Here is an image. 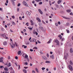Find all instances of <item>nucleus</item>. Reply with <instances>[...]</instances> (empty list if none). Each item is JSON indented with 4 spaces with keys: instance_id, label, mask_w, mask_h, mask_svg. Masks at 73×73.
I'll list each match as a JSON object with an SVG mask.
<instances>
[{
    "instance_id": "22",
    "label": "nucleus",
    "mask_w": 73,
    "mask_h": 73,
    "mask_svg": "<svg viewBox=\"0 0 73 73\" xmlns=\"http://www.w3.org/2000/svg\"><path fill=\"white\" fill-rule=\"evenodd\" d=\"M4 69L5 71H8V69L7 68H5Z\"/></svg>"
},
{
    "instance_id": "25",
    "label": "nucleus",
    "mask_w": 73,
    "mask_h": 73,
    "mask_svg": "<svg viewBox=\"0 0 73 73\" xmlns=\"http://www.w3.org/2000/svg\"><path fill=\"white\" fill-rule=\"evenodd\" d=\"M70 52L71 53H72V52H73V49H72V48H71L70 49Z\"/></svg>"
},
{
    "instance_id": "16",
    "label": "nucleus",
    "mask_w": 73,
    "mask_h": 73,
    "mask_svg": "<svg viewBox=\"0 0 73 73\" xmlns=\"http://www.w3.org/2000/svg\"><path fill=\"white\" fill-rule=\"evenodd\" d=\"M67 12H68V13H70V12H71V10H70L68 9L66 10Z\"/></svg>"
},
{
    "instance_id": "64",
    "label": "nucleus",
    "mask_w": 73,
    "mask_h": 73,
    "mask_svg": "<svg viewBox=\"0 0 73 73\" xmlns=\"http://www.w3.org/2000/svg\"><path fill=\"white\" fill-rule=\"evenodd\" d=\"M55 25L57 27V26H58V24H57V23H55Z\"/></svg>"
},
{
    "instance_id": "32",
    "label": "nucleus",
    "mask_w": 73,
    "mask_h": 73,
    "mask_svg": "<svg viewBox=\"0 0 73 73\" xmlns=\"http://www.w3.org/2000/svg\"><path fill=\"white\" fill-rule=\"evenodd\" d=\"M56 7L57 8H59V6L58 5H56Z\"/></svg>"
},
{
    "instance_id": "33",
    "label": "nucleus",
    "mask_w": 73,
    "mask_h": 73,
    "mask_svg": "<svg viewBox=\"0 0 73 73\" xmlns=\"http://www.w3.org/2000/svg\"><path fill=\"white\" fill-rule=\"evenodd\" d=\"M12 23L13 24V25H16V24L14 22H12Z\"/></svg>"
},
{
    "instance_id": "36",
    "label": "nucleus",
    "mask_w": 73,
    "mask_h": 73,
    "mask_svg": "<svg viewBox=\"0 0 73 73\" xmlns=\"http://www.w3.org/2000/svg\"><path fill=\"white\" fill-rule=\"evenodd\" d=\"M21 51H18V54H20V53H21Z\"/></svg>"
},
{
    "instance_id": "12",
    "label": "nucleus",
    "mask_w": 73,
    "mask_h": 73,
    "mask_svg": "<svg viewBox=\"0 0 73 73\" xmlns=\"http://www.w3.org/2000/svg\"><path fill=\"white\" fill-rule=\"evenodd\" d=\"M30 22L31 23V25H34V23H33V21L32 20L30 21Z\"/></svg>"
},
{
    "instance_id": "28",
    "label": "nucleus",
    "mask_w": 73,
    "mask_h": 73,
    "mask_svg": "<svg viewBox=\"0 0 73 73\" xmlns=\"http://www.w3.org/2000/svg\"><path fill=\"white\" fill-rule=\"evenodd\" d=\"M35 70H36V71L37 72H38V69H37V68H35Z\"/></svg>"
},
{
    "instance_id": "53",
    "label": "nucleus",
    "mask_w": 73,
    "mask_h": 73,
    "mask_svg": "<svg viewBox=\"0 0 73 73\" xmlns=\"http://www.w3.org/2000/svg\"><path fill=\"white\" fill-rule=\"evenodd\" d=\"M8 60H9V59H10V58H11V57H10V56H8Z\"/></svg>"
},
{
    "instance_id": "44",
    "label": "nucleus",
    "mask_w": 73,
    "mask_h": 73,
    "mask_svg": "<svg viewBox=\"0 0 73 73\" xmlns=\"http://www.w3.org/2000/svg\"><path fill=\"white\" fill-rule=\"evenodd\" d=\"M28 29H30V30H31V31H32V28H30V27H28Z\"/></svg>"
},
{
    "instance_id": "23",
    "label": "nucleus",
    "mask_w": 73,
    "mask_h": 73,
    "mask_svg": "<svg viewBox=\"0 0 73 73\" xmlns=\"http://www.w3.org/2000/svg\"><path fill=\"white\" fill-rule=\"evenodd\" d=\"M23 72L25 73H27V70L25 69L23 70Z\"/></svg>"
},
{
    "instance_id": "47",
    "label": "nucleus",
    "mask_w": 73,
    "mask_h": 73,
    "mask_svg": "<svg viewBox=\"0 0 73 73\" xmlns=\"http://www.w3.org/2000/svg\"><path fill=\"white\" fill-rule=\"evenodd\" d=\"M21 5V4H20V3H19L17 5V6H18V7H19V6H20Z\"/></svg>"
},
{
    "instance_id": "52",
    "label": "nucleus",
    "mask_w": 73,
    "mask_h": 73,
    "mask_svg": "<svg viewBox=\"0 0 73 73\" xmlns=\"http://www.w3.org/2000/svg\"><path fill=\"white\" fill-rule=\"evenodd\" d=\"M33 34H35V33H36V31H35V30H34L33 31Z\"/></svg>"
},
{
    "instance_id": "15",
    "label": "nucleus",
    "mask_w": 73,
    "mask_h": 73,
    "mask_svg": "<svg viewBox=\"0 0 73 73\" xmlns=\"http://www.w3.org/2000/svg\"><path fill=\"white\" fill-rule=\"evenodd\" d=\"M22 47H24V48H25V49H26V48H27V46H25V45H23Z\"/></svg>"
},
{
    "instance_id": "26",
    "label": "nucleus",
    "mask_w": 73,
    "mask_h": 73,
    "mask_svg": "<svg viewBox=\"0 0 73 73\" xmlns=\"http://www.w3.org/2000/svg\"><path fill=\"white\" fill-rule=\"evenodd\" d=\"M69 63L70 64H71V65H73V63H72V61L71 60L70 61Z\"/></svg>"
},
{
    "instance_id": "39",
    "label": "nucleus",
    "mask_w": 73,
    "mask_h": 73,
    "mask_svg": "<svg viewBox=\"0 0 73 73\" xmlns=\"http://www.w3.org/2000/svg\"><path fill=\"white\" fill-rule=\"evenodd\" d=\"M45 68L43 67L42 68V70H45Z\"/></svg>"
},
{
    "instance_id": "40",
    "label": "nucleus",
    "mask_w": 73,
    "mask_h": 73,
    "mask_svg": "<svg viewBox=\"0 0 73 73\" xmlns=\"http://www.w3.org/2000/svg\"><path fill=\"white\" fill-rule=\"evenodd\" d=\"M33 49H37V47H34L33 48Z\"/></svg>"
},
{
    "instance_id": "51",
    "label": "nucleus",
    "mask_w": 73,
    "mask_h": 73,
    "mask_svg": "<svg viewBox=\"0 0 73 73\" xmlns=\"http://www.w3.org/2000/svg\"><path fill=\"white\" fill-rule=\"evenodd\" d=\"M39 25L40 26L42 25V23H39Z\"/></svg>"
},
{
    "instance_id": "38",
    "label": "nucleus",
    "mask_w": 73,
    "mask_h": 73,
    "mask_svg": "<svg viewBox=\"0 0 73 73\" xmlns=\"http://www.w3.org/2000/svg\"><path fill=\"white\" fill-rule=\"evenodd\" d=\"M26 54H23V55H22V56L23 57H24V56H25V55Z\"/></svg>"
},
{
    "instance_id": "30",
    "label": "nucleus",
    "mask_w": 73,
    "mask_h": 73,
    "mask_svg": "<svg viewBox=\"0 0 73 73\" xmlns=\"http://www.w3.org/2000/svg\"><path fill=\"white\" fill-rule=\"evenodd\" d=\"M26 45H29V42H26Z\"/></svg>"
},
{
    "instance_id": "19",
    "label": "nucleus",
    "mask_w": 73,
    "mask_h": 73,
    "mask_svg": "<svg viewBox=\"0 0 73 73\" xmlns=\"http://www.w3.org/2000/svg\"><path fill=\"white\" fill-rule=\"evenodd\" d=\"M7 42L5 41L3 42L4 45H7Z\"/></svg>"
},
{
    "instance_id": "27",
    "label": "nucleus",
    "mask_w": 73,
    "mask_h": 73,
    "mask_svg": "<svg viewBox=\"0 0 73 73\" xmlns=\"http://www.w3.org/2000/svg\"><path fill=\"white\" fill-rule=\"evenodd\" d=\"M39 28L40 29H41V30H42V29H43V27H41V26L39 27Z\"/></svg>"
},
{
    "instance_id": "54",
    "label": "nucleus",
    "mask_w": 73,
    "mask_h": 73,
    "mask_svg": "<svg viewBox=\"0 0 73 73\" xmlns=\"http://www.w3.org/2000/svg\"><path fill=\"white\" fill-rule=\"evenodd\" d=\"M54 71L56 70V68L54 67Z\"/></svg>"
},
{
    "instance_id": "34",
    "label": "nucleus",
    "mask_w": 73,
    "mask_h": 73,
    "mask_svg": "<svg viewBox=\"0 0 73 73\" xmlns=\"http://www.w3.org/2000/svg\"><path fill=\"white\" fill-rule=\"evenodd\" d=\"M11 66V63H9V66Z\"/></svg>"
},
{
    "instance_id": "58",
    "label": "nucleus",
    "mask_w": 73,
    "mask_h": 73,
    "mask_svg": "<svg viewBox=\"0 0 73 73\" xmlns=\"http://www.w3.org/2000/svg\"><path fill=\"white\" fill-rule=\"evenodd\" d=\"M70 15H73V13L71 12L70 13Z\"/></svg>"
},
{
    "instance_id": "5",
    "label": "nucleus",
    "mask_w": 73,
    "mask_h": 73,
    "mask_svg": "<svg viewBox=\"0 0 73 73\" xmlns=\"http://www.w3.org/2000/svg\"><path fill=\"white\" fill-rule=\"evenodd\" d=\"M42 58L43 59V60H47V58L45 56H42Z\"/></svg>"
},
{
    "instance_id": "62",
    "label": "nucleus",
    "mask_w": 73,
    "mask_h": 73,
    "mask_svg": "<svg viewBox=\"0 0 73 73\" xmlns=\"http://www.w3.org/2000/svg\"><path fill=\"white\" fill-rule=\"evenodd\" d=\"M49 54H48V53L47 54V57H48V58H49Z\"/></svg>"
},
{
    "instance_id": "6",
    "label": "nucleus",
    "mask_w": 73,
    "mask_h": 73,
    "mask_svg": "<svg viewBox=\"0 0 73 73\" xmlns=\"http://www.w3.org/2000/svg\"><path fill=\"white\" fill-rule=\"evenodd\" d=\"M62 17L64 18V19H66L67 20H70V18L66 17L64 16H63Z\"/></svg>"
},
{
    "instance_id": "3",
    "label": "nucleus",
    "mask_w": 73,
    "mask_h": 73,
    "mask_svg": "<svg viewBox=\"0 0 73 73\" xmlns=\"http://www.w3.org/2000/svg\"><path fill=\"white\" fill-rule=\"evenodd\" d=\"M68 67L70 70L71 71H73V69L72 68V66L71 65H69L68 66Z\"/></svg>"
},
{
    "instance_id": "21",
    "label": "nucleus",
    "mask_w": 73,
    "mask_h": 73,
    "mask_svg": "<svg viewBox=\"0 0 73 73\" xmlns=\"http://www.w3.org/2000/svg\"><path fill=\"white\" fill-rule=\"evenodd\" d=\"M45 63H50V61H49L46 60L45 61Z\"/></svg>"
},
{
    "instance_id": "43",
    "label": "nucleus",
    "mask_w": 73,
    "mask_h": 73,
    "mask_svg": "<svg viewBox=\"0 0 73 73\" xmlns=\"http://www.w3.org/2000/svg\"><path fill=\"white\" fill-rule=\"evenodd\" d=\"M19 19L20 20H22V18L21 17H19Z\"/></svg>"
},
{
    "instance_id": "7",
    "label": "nucleus",
    "mask_w": 73,
    "mask_h": 73,
    "mask_svg": "<svg viewBox=\"0 0 73 73\" xmlns=\"http://www.w3.org/2000/svg\"><path fill=\"white\" fill-rule=\"evenodd\" d=\"M55 42L56 43V45H59V42H58V41L57 40H56L55 41Z\"/></svg>"
},
{
    "instance_id": "61",
    "label": "nucleus",
    "mask_w": 73,
    "mask_h": 73,
    "mask_svg": "<svg viewBox=\"0 0 73 73\" xmlns=\"http://www.w3.org/2000/svg\"><path fill=\"white\" fill-rule=\"evenodd\" d=\"M12 18H13V19H15V16H11Z\"/></svg>"
},
{
    "instance_id": "60",
    "label": "nucleus",
    "mask_w": 73,
    "mask_h": 73,
    "mask_svg": "<svg viewBox=\"0 0 73 73\" xmlns=\"http://www.w3.org/2000/svg\"><path fill=\"white\" fill-rule=\"evenodd\" d=\"M15 58L16 60H17L18 59V57H17V56H15Z\"/></svg>"
},
{
    "instance_id": "31",
    "label": "nucleus",
    "mask_w": 73,
    "mask_h": 73,
    "mask_svg": "<svg viewBox=\"0 0 73 73\" xmlns=\"http://www.w3.org/2000/svg\"><path fill=\"white\" fill-rule=\"evenodd\" d=\"M25 58H28V56L26 54L25 55Z\"/></svg>"
},
{
    "instance_id": "11",
    "label": "nucleus",
    "mask_w": 73,
    "mask_h": 73,
    "mask_svg": "<svg viewBox=\"0 0 73 73\" xmlns=\"http://www.w3.org/2000/svg\"><path fill=\"white\" fill-rule=\"evenodd\" d=\"M38 11L40 13V14H41V15H42V11H41V9H39L38 10Z\"/></svg>"
},
{
    "instance_id": "42",
    "label": "nucleus",
    "mask_w": 73,
    "mask_h": 73,
    "mask_svg": "<svg viewBox=\"0 0 73 73\" xmlns=\"http://www.w3.org/2000/svg\"><path fill=\"white\" fill-rule=\"evenodd\" d=\"M66 25H67V26H68V25H69V23H66Z\"/></svg>"
},
{
    "instance_id": "14",
    "label": "nucleus",
    "mask_w": 73,
    "mask_h": 73,
    "mask_svg": "<svg viewBox=\"0 0 73 73\" xmlns=\"http://www.w3.org/2000/svg\"><path fill=\"white\" fill-rule=\"evenodd\" d=\"M24 6H25L26 7H29V5L27 3H26L25 5Z\"/></svg>"
},
{
    "instance_id": "49",
    "label": "nucleus",
    "mask_w": 73,
    "mask_h": 73,
    "mask_svg": "<svg viewBox=\"0 0 73 73\" xmlns=\"http://www.w3.org/2000/svg\"><path fill=\"white\" fill-rule=\"evenodd\" d=\"M60 7L61 8H63V6H62V5L60 4Z\"/></svg>"
},
{
    "instance_id": "41",
    "label": "nucleus",
    "mask_w": 73,
    "mask_h": 73,
    "mask_svg": "<svg viewBox=\"0 0 73 73\" xmlns=\"http://www.w3.org/2000/svg\"><path fill=\"white\" fill-rule=\"evenodd\" d=\"M12 3L13 5H15V2H14V1H13L12 2Z\"/></svg>"
},
{
    "instance_id": "29",
    "label": "nucleus",
    "mask_w": 73,
    "mask_h": 73,
    "mask_svg": "<svg viewBox=\"0 0 73 73\" xmlns=\"http://www.w3.org/2000/svg\"><path fill=\"white\" fill-rule=\"evenodd\" d=\"M50 42H51V40L50 39L48 41V42H47V43L48 44H49V43H50Z\"/></svg>"
},
{
    "instance_id": "35",
    "label": "nucleus",
    "mask_w": 73,
    "mask_h": 73,
    "mask_svg": "<svg viewBox=\"0 0 73 73\" xmlns=\"http://www.w3.org/2000/svg\"><path fill=\"white\" fill-rule=\"evenodd\" d=\"M66 31H67V33H69V30H66Z\"/></svg>"
},
{
    "instance_id": "8",
    "label": "nucleus",
    "mask_w": 73,
    "mask_h": 73,
    "mask_svg": "<svg viewBox=\"0 0 73 73\" xmlns=\"http://www.w3.org/2000/svg\"><path fill=\"white\" fill-rule=\"evenodd\" d=\"M61 2H62V1L61 0H58L57 2L58 4H60Z\"/></svg>"
},
{
    "instance_id": "63",
    "label": "nucleus",
    "mask_w": 73,
    "mask_h": 73,
    "mask_svg": "<svg viewBox=\"0 0 73 73\" xmlns=\"http://www.w3.org/2000/svg\"><path fill=\"white\" fill-rule=\"evenodd\" d=\"M32 73H35V71L34 70H33L32 71Z\"/></svg>"
},
{
    "instance_id": "13",
    "label": "nucleus",
    "mask_w": 73,
    "mask_h": 73,
    "mask_svg": "<svg viewBox=\"0 0 73 73\" xmlns=\"http://www.w3.org/2000/svg\"><path fill=\"white\" fill-rule=\"evenodd\" d=\"M36 20H37L39 22H41V20H40V19L39 18H37Z\"/></svg>"
},
{
    "instance_id": "50",
    "label": "nucleus",
    "mask_w": 73,
    "mask_h": 73,
    "mask_svg": "<svg viewBox=\"0 0 73 73\" xmlns=\"http://www.w3.org/2000/svg\"><path fill=\"white\" fill-rule=\"evenodd\" d=\"M29 23H27L26 24V25H27V26H29Z\"/></svg>"
},
{
    "instance_id": "18",
    "label": "nucleus",
    "mask_w": 73,
    "mask_h": 73,
    "mask_svg": "<svg viewBox=\"0 0 73 73\" xmlns=\"http://www.w3.org/2000/svg\"><path fill=\"white\" fill-rule=\"evenodd\" d=\"M27 3V2H26L25 1H23V4L24 5H25V4H26Z\"/></svg>"
},
{
    "instance_id": "55",
    "label": "nucleus",
    "mask_w": 73,
    "mask_h": 73,
    "mask_svg": "<svg viewBox=\"0 0 73 73\" xmlns=\"http://www.w3.org/2000/svg\"><path fill=\"white\" fill-rule=\"evenodd\" d=\"M30 50L31 52H33V50L32 49H30Z\"/></svg>"
},
{
    "instance_id": "59",
    "label": "nucleus",
    "mask_w": 73,
    "mask_h": 73,
    "mask_svg": "<svg viewBox=\"0 0 73 73\" xmlns=\"http://www.w3.org/2000/svg\"><path fill=\"white\" fill-rule=\"evenodd\" d=\"M37 42H38V43L39 44L41 43V42H40V41H39V40H37Z\"/></svg>"
},
{
    "instance_id": "1",
    "label": "nucleus",
    "mask_w": 73,
    "mask_h": 73,
    "mask_svg": "<svg viewBox=\"0 0 73 73\" xmlns=\"http://www.w3.org/2000/svg\"><path fill=\"white\" fill-rule=\"evenodd\" d=\"M9 44L11 46V48L13 49L14 48H15V46H16V45L15 44L13 43V42H12L11 43V42Z\"/></svg>"
},
{
    "instance_id": "45",
    "label": "nucleus",
    "mask_w": 73,
    "mask_h": 73,
    "mask_svg": "<svg viewBox=\"0 0 73 73\" xmlns=\"http://www.w3.org/2000/svg\"><path fill=\"white\" fill-rule=\"evenodd\" d=\"M35 1H36V2H38L39 1H40L41 0H35Z\"/></svg>"
},
{
    "instance_id": "57",
    "label": "nucleus",
    "mask_w": 73,
    "mask_h": 73,
    "mask_svg": "<svg viewBox=\"0 0 73 73\" xmlns=\"http://www.w3.org/2000/svg\"><path fill=\"white\" fill-rule=\"evenodd\" d=\"M35 34L37 36L38 35V33H37V32L36 31L35 32Z\"/></svg>"
},
{
    "instance_id": "56",
    "label": "nucleus",
    "mask_w": 73,
    "mask_h": 73,
    "mask_svg": "<svg viewBox=\"0 0 73 73\" xmlns=\"http://www.w3.org/2000/svg\"><path fill=\"white\" fill-rule=\"evenodd\" d=\"M58 24H59V25H60V24H61V23L60 21L58 22Z\"/></svg>"
},
{
    "instance_id": "2",
    "label": "nucleus",
    "mask_w": 73,
    "mask_h": 73,
    "mask_svg": "<svg viewBox=\"0 0 73 73\" xmlns=\"http://www.w3.org/2000/svg\"><path fill=\"white\" fill-rule=\"evenodd\" d=\"M3 37H4V38H5V39H8V37H7V36L8 35L7 34H3L2 35Z\"/></svg>"
},
{
    "instance_id": "37",
    "label": "nucleus",
    "mask_w": 73,
    "mask_h": 73,
    "mask_svg": "<svg viewBox=\"0 0 73 73\" xmlns=\"http://www.w3.org/2000/svg\"><path fill=\"white\" fill-rule=\"evenodd\" d=\"M64 65L63 64H62V69H64Z\"/></svg>"
},
{
    "instance_id": "24",
    "label": "nucleus",
    "mask_w": 73,
    "mask_h": 73,
    "mask_svg": "<svg viewBox=\"0 0 73 73\" xmlns=\"http://www.w3.org/2000/svg\"><path fill=\"white\" fill-rule=\"evenodd\" d=\"M50 58H51L52 59H54V56H53V55H52V56H50Z\"/></svg>"
},
{
    "instance_id": "46",
    "label": "nucleus",
    "mask_w": 73,
    "mask_h": 73,
    "mask_svg": "<svg viewBox=\"0 0 73 73\" xmlns=\"http://www.w3.org/2000/svg\"><path fill=\"white\" fill-rule=\"evenodd\" d=\"M18 70H19L20 69V66L19 65H18Z\"/></svg>"
},
{
    "instance_id": "20",
    "label": "nucleus",
    "mask_w": 73,
    "mask_h": 73,
    "mask_svg": "<svg viewBox=\"0 0 73 73\" xmlns=\"http://www.w3.org/2000/svg\"><path fill=\"white\" fill-rule=\"evenodd\" d=\"M58 36L60 38V39H62V36H61V35H58Z\"/></svg>"
},
{
    "instance_id": "48",
    "label": "nucleus",
    "mask_w": 73,
    "mask_h": 73,
    "mask_svg": "<svg viewBox=\"0 0 73 73\" xmlns=\"http://www.w3.org/2000/svg\"><path fill=\"white\" fill-rule=\"evenodd\" d=\"M42 21V23H43V24H45V22H44V21Z\"/></svg>"
},
{
    "instance_id": "4",
    "label": "nucleus",
    "mask_w": 73,
    "mask_h": 73,
    "mask_svg": "<svg viewBox=\"0 0 73 73\" xmlns=\"http://www.w3.org/2000/svg\"><path fill=\"white\" fill-rule=\"evenodd\" d=\"M36 41V39L35 38H33L32 39V40H30V42H35Z\"/></svg>"
},
{
    "instance_id": "9",
    "label": "nucleus",
    "mask_w": 73,
    "mask_h": 73,
    "mask_svg": "<svg viewBox=\"0 0 73 73\" xmlns=\"http://www.w3.org/2000/svg\"><path fill=\"white\" fill-rule=\"evenodd\" d=\"M3 58H0V62H2L3 61Z\"/></svg>"
},
{
    "instance_id": "17",
    "label": "nucleus",
    "mask_w": 73,
    "mask_h": 73,
    "mask_svg": "<svg viewBox=\"0 0 73 73\" xmlns=\"http://www.w3.org/2000/svg\"><path fill=\"white\" fill-rule=\"evenodd\" d=\"M27 3V2H26L25 1H23V4L24 5H25V4H26Z\"/></svg>"
},
{
    "instance_id": "10",
    "label": "nucleus",
    "mask_w": 73,
    "mask_h": 73,
    "mask_svg": "<svg viewBox=\"0 0 73 73\" xmlns=\"http://www.w3.org/2000/svg\"><path fill=\"white\" fill-rule=\"evenodd\" d=\"M26 14L27 15H31V13H30L29 12L27 11L26 12Z\"/></svg>"
}]
</instances>
